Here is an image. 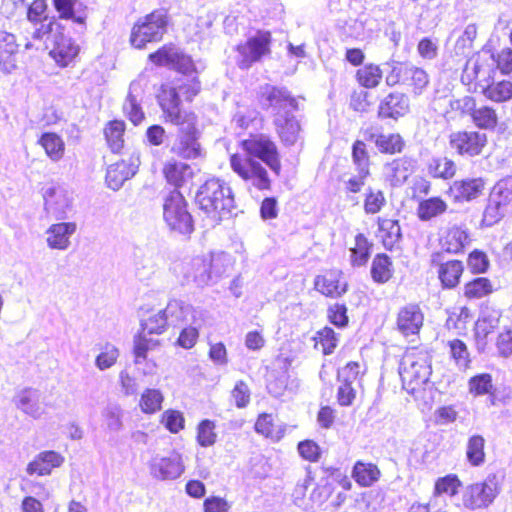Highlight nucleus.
<instances>
[{"mask_svg":"<svg viewBox=\"0 0 512 512\" xmlns=\"http://www.w3.org/2000/svg\"><path fill=\"white\" fill-rule=\"evenodd\" d=\"M239 147L243 153L236 152L229 157L231 170L257 190H270L272 180L259 160L279 176L282 172V163L276 143L263 133H251L248 138L239 142Z\"/></svg>","mask_w":512,"mask_h":512,"instance_id":"nucleus-1","label":"nucleus"},{"mask_svg":"<svg viewBox=\"0 0 512 512\" xmlns=\"http://www.w3.org/2000/svg\"><path fill=\"white\" fill-rule=\"evenodd\" d=\"M157 102L164 122L177 127V138L172 152L186 160L200 157L202 152L199 142L200 130L195 112L180 108L177 91L169 85L160 86Z\"/></svg>","mask_w":512,"mask_h":512,"instance_id":"nucleus-2","label":"nucleus"},{"mask_svg":"<svg viewBox=\"0 0 512 512\" xmlns=\"http://www.w3.org/2000/svg\"><path fill=\"white\" fill-rule=\"evenodd\" d=\"M195 203L207 218L219 222L234 209L235 197L228 183L219 178H210L199 186Z\"/></svg>","mask_w":512,"mask_h":512,"instance_id":"nucleus-3","label":"nucleus"},{"mask_svg":"<svg viewBox=\"0 0 512 512\" xmlns=\"http://www.w3.org/2000/svg\"><path fill=\"white\" fill-rule=\"evenodd\" d=\"M431 356L422 345L406 348L399 366L403 387L413 393L427 383L431 375Z\"/></svg>","mask_w":512,"mask_h":512,"instance_id":"nucleus-4","label":"nucleus"},{"mask_svg":"<svg viewBox=\"0 0 512 512\" xmlns=\"http://www.w3.org/2000/svg\"><path fill=\"white\" fill-rule=\"evenodd\" d=\"M65 26L55 17H51L46 24L38 27L32 35L33 39L42 40L44 37L52 35L54 45L50 51L51 58L59 67L65 68L74 65L79 54L80 46L71 38H65Z\"/></svg>","mask_w":512,"mask_h":512,"instance_id":"nucleus-5","label":"nucleus"},{"mask_svg":"<svg viewBox=\"0 0 512 512\" xmlns=\"http://www.w3.org/2000/svg\"><path fill=\"white\" fill-rule=\"evenodd\" d=\"M169 18L166 12L155 9L138 18L132 25L129 43L137 50L146 49L149 44L162 41L167 32Z\"/></svg>","mask_w":512,"mask_h":512,"instance_id":"nucleus-6","label":"nucleus"},{"mask_svg":"<svg viewBox=\"0 0 512 512\" xmlns=\"http://www.w3.org/2000/svg\"><path fill=\"white\" fill-rule=\"evenodd\" d=\"M273 37L270 30L258 29L254 35L234 47L236 65L247 70L272 54Z\"/></svg>","mask_w":512,"mask_h":512,"instance_id":"nucleus-7","label":"nucleus"},{"mask_svg":"<svg viewBox=\"0 0 512 512\" xmlns=\"http://www.w3.org/2000/svg\"><path fill=\"white\" fill-rule=\"evenodd\" d=\"M163 220L175 233L190 235L194 231V221L188 210V202L179 190H171L163 198Z\"/></svg>","mask_w":512,"mask_h":512,"instance_id":"nucleus-8","label":"nucleus"},{"mask_svg":"<svg viewBox=\"0 0 512 512\" xmlns=\"http://www.w3.org/2000/svg\"><path fill=\"white\" fill-rule=\"evenodd\" d=\"M390 87L404 86L412 94L420 95L429 85V75L421 67L408 61L396 62L386 77Z\"/></svg>","mask_w":512,"mask_h":512,"instance_id":"nucleus-9","label":"nucleus"},{"mask_svg":"<svg viewBox=\"0 0 512 512\" xmlns=\"http://www.w3.org/2000/svg\"><path fill=\"white\" fill-rule=\"evenodd\" d=\"M147 59L155 67H167L181 74L196 73L192 57L172 42L165 43L149 53Z\"/></svg>","mask_w":512,"mask_h":512,"instance_id":"nucleus-10","label":"nucleus"},{"mask_svg":"<svg viewBox=\"0 0 512 512\" xmlns=\"http://www.w3.org/2000/svg\"><path fill=\"white\" fill-rule=\"evenodd\" d=\"M448 143L458 156L474 158L482 155L488 145V137L478 130L461 129L449 135Z\"/></svg>","mask_w":512,"mask_h":512,"instance_id":"nucleus-11","label":"nucleus"},{"mask_svg":"<svg viewBox=\"0 0 512 512\" xmlns=\"http://www.w3.org/2000/svg\"><path fill=\"white\" fill-rule=\"evenodd\" d=\"M187 308L183 303H168L166 308L156 312L141 320L140 331L149 335H161L168 327V316L175 318L178 322L186 320Z\"/></svg>","mask_w":512,"mask_h":512,"instance_id":"nucleus-12","label":"nucleus"},{"mask_svg":"<svg viewBox=\"0 0 512 512\" xmlns=\"http://www.w3.org/2000/svg\"><path fill=\"white\" fill-rule=\"evenodd\" d=\"M498 494L497 484L493 479L468 485L462 494V504L468 510L487 508Z\"/></svg>","mask_w":512,"mask_h":512,"instance_id":"nucleus-13","label":"nucleus"},{"mask_svg":"<svg viewBox=\"0 0 512 512\" xmlns=\"http://www.w3.org/2000/svg\"><path fill=\"white\" fill-rule=\"evenodd\" d=\"M323 479L326 499L334 509L340 508L347 501L346 492L352 489L351 480L339 468L325 469Z\"/></svg>","mask_w":512,"mask_h":512,"instance_id":"nucleus-14","label":"nucleus"},{"mask_svg":"<svg viewBox=\"0 0 512 512\" xmlns=\"http://www.w3.org/2000/svg\"><path fill=\"white\" fill-rule=\"evenodd\" d=\"M441 253L435 252L431 256V266L436 268L437 279L444 290L457 288L465 273L464 262L460 259L440 261Z\"/></svg>","mask_w":512,"mask_h":512,"instance_id":"nucleus-15","label":"nucleus"},{"mask_svg":"<svg viewBox=\"0 0 512 512\" xmlns=\"http://www.w3.org/2000/svg\"><path fill=\"white\" fill-rule=\"evenodd\" d=\"M486 189L482 177H465L454 180L447 188L446 194L454 204L472 202L481 197Z\"/></svg>","mask_w":512,"mask_h":512,"instance_id":"nucleus-16","label":"nucleus"},{"mask_svg":"<svg viewBox=\"0 0 512 512\" xmlns=\"http://www.w3.org/2000/svg\"><path fill=\"white\" fill-rule=\"evenodd\" d=\"M424 321L425 314L420 304L408 303L399 308L395 328L404 337L419 336Z\"/></svg>","mask_w":512,"mask_h":512,"instance_id":"nucleus-17","label":"nucleus"},{"mask_svg":"<svg viewBox=\"0 0 512 512\" xmlns=\"http://www.w3.org/2000/svg\"><path fill=\"white\" fill-rule=\"evenodd\" d=\"M257 100L263 109H295L297 103L294 97L284 88L271 84H265L260 87L257 93Z\"/></svg>","mask_w":512,"mask_h":512,"instance_id":"nucleus-18","label":"nucleus"},{"mask_svg":"<svg viewBox=\"0 0 512 512\" xmlns=\"http://www.w3.org/2000/svg\"><path fill=\"white\" fill-rule=\"evenodd\" d=\"M22 50L14 34L0 30V68L10 73L19 67Z\"/></svg>","mask_w":512,"mask_h":512,"instance_id":"nucleus-19","label":"nucleus"},{"mask_svg":"<svg viewBox=\"0 0 512 512\" xmlns=\"http://www.w3.org/2000/svg\"><path fill=\"white\" fill-rule=\"evenodd\" d=\"M471 241L468 228L460 224H453L447 227L439 237V245L443 251L452 255L463 253Z\"/></svg>","mask_w":512,"mask_h":512,"instance_id":"nucleus-20","label":"nucleus"},{"mask_svg":"<svg viewBox=\"0 0 512 512\" xmlns=\"http://www.w3.org/2000/svg\"><path fill=\"white\" fill-rule=\"evenodd\" d=\"M185 470L182 456L172 451L168 456L154 460L150 471L154 478L159 480H174L180 477Z\"/></svg>","mask_w":512,"mask_h":512,"instance_id":"nucleus-21","label":"nucleus"},{"mask_svg":"<svg viewBox=\"0 0 512 512\" xmlns=\"http://www.w3.org/2000/svg\"><path fill=\"white\" fill-rule=\"evenodd\" d=\"M464 106L468 114L479 129L495 130L499 124V117L496 110L489 105L477 106L475 98L467 96L464 98Z\"/></svg>","mask_w":512,"mask_h":512,"instance_id":"nucleus-22","label":"nucleus"},{"mask_svg":"<svg viewBox=\"0 0 512 512\" xmlns=\"http://www.w3.org/2000/svg\"><path fill=\"white\" fill-rule=\"evenodd\" d=\"M410 109L406 94L398 91L388 93L379 103L377 115L383 119L398 120L405 116Z\"/></svg>","mask_w":512,"mask_h":512,"instance_id":"nucleus-23","label":"nucleus"},{"mask_svg":"<svg viewBox=\"0 0 512 512\" xmlns=\"http://www.w3.org/2000/svg\"><path fill=\"white\" fill-rule=\"evenodd\" d=\"M375 238L388 250L400 242L402 230L397 218L378 216L375 219Z\"/></svg>","mask_w":512,"mask_h":512,"instance_id":"nucleus-24","label":"nucleus"},{"mask_svg":"<svg viewBox=\"0 0 512 512\" xmlns=\"http://www.w3.org/2000/svg\"><path fill=\"white\" fill-rule=\"evenodd\" d=\"M137 168L138 164L131 159H121L109 165L105 176L107 186L112 190H119L127 180L136 174Z\"/></svg>","mask_w":512,"mask_h":512,"instance_id":"nucleus-25","label":"nucleus"},{"mask_svg":"<svg viewBox=\"0 0 512 512\" xmlns=\"http://www.w3.org/2000/svg\"><path fill=\"white\" fill-rule=\"evenodd\" d=\"M64 463V457L56 451L46 450L37 454L32 461L27 464L26 472L29 475L47 476L52 470L60 467Z\"/></svg>","mask_w":512,"mask_h":512,"instance_id":"nucleus-26","label":"nucleus"},{"mask_svg":"<svg viewBox=\"0 0 512 512\" xmlns=\"http://www.w3.org/2000/svg\"><path fill=\"white\" fill-rule=\"evenodd\" d=\"M162 175L173 190H179L193 177V171L189 164L170 159L163 164Z\"/></svg>","mask_w":512,"mask_h":512,"instance_id":"nucleus-27","label":"nucleus"},{"mask_svg":"<svg viewBox=\"0 0 512 512\" xmlns=\"http://www.w3.org/2000/svg\"><path fill=\"white\" fill-rule=\"evenodd\" d=\"M46 157L52 162H60L66 154V143L63 137L52 131L44 132L37 140Z\"/></svg>","mask_w":512,"mask_h":512,"instance_id":"nucleus-28","label":"nucleus"},{"mask_svg":"<svg viewBox=\"0 0 512 512\" xmlns=\"http://www.w3.org/2000/svg\"><path fill=\"white\" fill-rule=\"evenodd\" d=\"M351 476L358 486L368 488L380 480L382 472L377 464L358 460L352 467Z\"/></svg>","mask_w":512,"mask_h":512,"instance_id":"nucleus-29","label":"nucleus"},{"mask_svg":"<svg viewBox=\"0 0 512 512\" xmlns=\"http://www.w3.org/2000/svg\"><path fill=\"white\" fill-rule=\"evenodd\" d=\"M493 281L488 277H474L464 283L462 296L467 301L480 300L489 297L495 292Z\"/></svg>","mask_w":512,"mask_h":512,"instance_id":"nucleus-30","label":"nucleus"},{"mask_svg":"<svg viewBox=\"0 0 512 512\" xmlns=\"http://www.w3.org/2000/svg\"><path fill=\"white\" fill-rule=\"evenodd\" d=\"M448 208V203L441 196H431L419 201L416 215L421 221H430L445 214Z\"/></svg>","mask_w":512,"mask_h":512,"instance_id":"nucleus-31","label":"nucleus"},{"mask_svg":"<svg viewBox=\"0 0 512 512\" xmlns=\"http://www.w3.org/2000/svg\"><path fill=\"white\" fill-rule=\"evenodd\" d=\"M126 124L123 120H110L103 128V135L106 144L112 153H121L125 146Z\"/></svg>","mask_w":512,"mask_h":512,"instance_id":"nucleus-32","label":"nucleus"},{"mask_svg":"<svg viewBox=\"0 0 512 512\" xmlns=\"http://www.w3.org/2000/svg\"><path fill=\"white\" fill-rule=\"evenodd\" d=\"M389 179L392 185L405 183L415 171V161L407 156L393 159L387 164Z\"/></svg>","mask_w":512,"mask_h":512,"instance_id":"nucleus-33","label":"nucleus"},{"mask_svg":"<svg viewBox=\"0 0 512 512\" xmlns=\"http://www.w3.org/2000/svg\"><path fill=\"white\" fill-rule=\"evenodd\" d=\"M76 225L72 222L53 224L47 230V243L52 249H66L70 243L69 238L75 232Z\"/></svg>","mask_w":512,"mask_h":512,"instance_id":"nucleus-34","label":"nucleus"},{"mask_svg":"<svg viewBox=\"0 0 512 512\" xmlns=\"http://www.w3.org/2000/svg\"><path fill=\"white\" fill-rule=\"evenodd\" d=\"M383 70L379 64L370 62L362 65L355 71L354 78L357 84L365 89L377 88L383 80Z\"/></svg>","mask_w":512,"mask_h":512,"instance_id":"nucleus-35","label":"nucleus"},{"mask_svg":"<svg viewBox=\"0 0 512 512\" xmlns=\"http://www.w3.org/2000/svg\"><path fill=\"white\" fill-rule=\"evenodd\" d=\"M370 274L377 284L389 282L394 275V265L390 256L385 253H377L371 262Z\"/></svg>","mask_w":512,"mask_h":512,"instance_id":"nucleus-36","label":"nucleus"},{"mask_svg":"<svg viewBox=\"0 0 512 512\" xmlns=\"http://www.w3.org/2000/svg\"><path fill=\"white\" fill-rule=\"evenodd\" d=\"M374 143L378 151L384 155L401 154L406 147L404 137L398 132L380 133L376 136Z\"/></svg>","mask_w":512,"mask_h":512,"instance_id":"nucleus-37","label":"nucleus"},{"mask_svg":"<svg viewBox=\"0 0 512 512\" xmlns=\"http://www.w3.org/2000/svg\"><path fill=\"white\" fill-rule=\"evenodd\" d=\"M55 11L58 13V21L70 20L81 26H86L87 15L77 14L76 7L81 5L80 0H51Z\"/></svg>","mask_w":512,"mask_h":512,"instance_id":"nucleus-38","label":"nucleus"},{"mask_svg":"<svg viewBox=\"0 0 512 512\" xmlns=\"http://www.w3.org/2000/svg\"><path fill=\"white\" fill-rule=\"evenodd\" d=\"M373 243L363 234L358 233L354 245L350 248V263L353 267H363L371 256Z\"/></svg>","mask_w":512,"mask_h":512,"instance_id":"nucleus-39","label":"nucleus"},{"mask_svg":"<svg viewBox=\"0 0 512 512\" xmlns=\"http://www.w3.org/2000/svg\"><path fill=\"white\" fill-rule=\"evenodd\" d=\"M427 171L432 178L447 181L457 174V165L446 156L435 157L428 163Z\"/></svg>","mask_w":512,"mask_h":512,"instance_id":"nucleus-40","label":"nucleus"},{"mask_svg":"<svg viewBox=\"0 0 512 512\" xmlns=\"http://www.w3.org/2000/svg\"><path fill=\"white\" fill-rule=\"evenodd\" d=\"M483 96L495 103H504L512 99V81H492L482 88Z\"/></svg>","mask_w":512,"mask_h":512,"instance_id":"nucleus-41","label":"nucleus"},{"mask_svg":"<svg viewBox=\"0 0 512 512\" xmlns=\"http://www.w3.org/2000/svg\"><path fill=\"white\" fill-rule=\"evenodd\" d=\"M347 290V283L339 270H327L322 275V294L328 297H340Z\"/></svg>","mask_w":512,"mask_h":512,"instance_id":"nucleus-42","label":"nucleus"},{"mask_svg":"<svg viewBox=\"0 0 512 512\" xmlns=\"http://www.w3.org/2000/svg\"><path fill=\"white\" fill-rule=\"evenodd\" d=\"M277 134L285 145H293L299 138L300 125L293 116H281L275 120Z\"/></svg>","mask_w":512,"mask_h":512,"instance_id":"nucleus-43","label":"nucleus"},{"mask_svg":"<svg viewBox=\"0 0 512 512\" xmlns=\"http://www.w3.org/2000/svg\"><path fill=\"white\" fill-rule=\"evenodd\" d=\"M485 439L483 436L475 434L468 438L466 445V458L470 465L474 467L484 464L486 459Z\"/></svg>","mask_w":512,"mask_h":512,"instance_id":"nucleus-44","label":"nucleus"},{"mask_svg":"<svg viewBox=\"0 0 512 512\" xmlns=\"http://www.w3.org/2000/svg\"><path fill=\"white\" fill-rule=\"evenodd\" d=\"M505 206V204H502V202L491 193L482 214L481 226L491 227L499 223L504 217L503 208Z\"/></svg>","mask_w":512,"mask_h":512,"instance_id":"nucleus-45","label":"nucleus"},{"mask_svg":"<svg viewBox=\"0 0 512 512\" xmlns=\"http://www.w3.org/2000/svg\"><path fill=\"white\" fill-rule=\"evenodd\" d=\"M461 486L462 482L458 475L453 473L447 474L443 477H439L438 479H436L433 488V495L435 497H439L442 495L454 497L458 494Z\"/></svg>","mask_w":512,"mask_h":512,"instance_id":"nucleus-46","label":"nucleus"},{"mask_svg":"<svg viewBox=\"0 0 512 512\" xmlns=\"http://www.w3.org/2000/svg\"><path fill=\"white\" fill-rule=\"evenodd\" d=\"M468 391L474 397L493 395L495 392L492 375L480 373L468 380Z\"/></svg>","mask_w":512,"mask_h":512,"instance_id":"nucleus-47","label":"nucleus"},{"mask_svg":"<svg viewBox=\"0 0 512 512\" xmlns=\"http://www.w3.org/2000/svg\"><path fill=\"white\" fill-rule=\"evenodd\" d=\"M387 204L383 190L369 187L365 191L363 209L366 214L376 215L380 213Z\"/></svg>","mask_w":512,"mask_h":512,"instance_id":"nucleus-48","label":"nucleus"},{"mask_svg":"<svg viewBox=\"0 0 512 512\" xmlns=\"http://www.w3.org/2000/svg\"><path fill=\"white\" fill-rule=\"evenodd\" d=\"M164 397L160 390L145 389L139 399L140 410L144 414H154L161 410Z\"/></svg>","mask_w":512,"mask_h":512,"instance_id":"nucleus-49","label":"nucleus"},{"mask_svg":"<svg viewBox=\"0 0 512 512\" xmlns=\"http://www.w3.org/2000/svg\"><path fill=\"white\" fill-rule=\"evenodd\" d=\"M472 318V312L467 306H461L448 313L445 321V327L448 330L461 333L467 328V324Z\"/></svg>","mask_w":512,"mask_h":512,"instance_id":"nucleus-50","label":"nucleus"},{"mask_svg":"<svg viewBox=\"0 0 512 512\" xmlns=\"http://www.w3.org/2000/svg\"><path fill=\"white\" fill-rule=\"evenodd\" d=\"M148 336L150 335L140 330L134 336L133 354L136 363L145 360L148 352L160 345L159 340L149 338Z\"/></svg>","mask_w":512,"mask_h":512,"instance_id":"nucleus-51","label":"nucleus"},{"mask_svg":"<svg viewBox=\"0 0 512 512\" xmlns=\"http://www.w3.org/2000/svg\"><path fill=\"white\" fill-rule=\"evenodd\" d=\"M446 345L449 349L450 358L457 366L463 368H468L470 366V352L467 344L463 340L454 338L449 340Z\"/></svg>","mask_w":512,"mask_h":512,"instance_id":"nucleus-52","label":"nucleus"},{"mask_svg":"<svg viewBox=\"0 0 512 512\" xmlns=\"http://www.w3.org/2000/svg\"><path fill=\"white\" fill-rule=\"evenodd\" d=\"M254 429L258 434L266 438L279 439L281 436V430L278 429L272 414L269 413H261L258 415Z\"/></svg>","mask_w":512,"mask_h":512,"instance_id":"nucleus-53","label":"nucleus"},{"mask_svg":"<svg viewBox=\"0 0 512 512\" xmlns=\"http://www.w3.org/2000/svg\"><path fill=\"white\" fill-rule=\"evenodd\" d=\"M495 327L493 319L489 316H482L476 320L474 324V338L479 348H485L488 336L494 331Z\"/></svg>","mask_w":512,"mask_h":512,"instance_id":"nucleus-54","label":"nucleus"},{"mask_svg":"<svg viewBox=\"0 0 512 512\" xmlns=\"http://www.w3.org/2000/svg\"><path fill=\"white\" fill-rule=\"evenodd\" d=\"M466 262L472 275L485 274L490 268V260L487 254L480 249L472 250L468 254Z\"/></svg>","mask_w":512,"mask_h":512,"instance_id":"nucleus-55","label":"nucleus"},{"mask_svg":"<svg viewBox=\"0 0 512 512\" xmlns=\"http://www.w3.org/2000/svg\"><path fill=\"white\" fill-rule=\"evenodd\" d=\"M123 113L135 126L139 125L145 119V113L132 93H128L123 103Z\"/></svg>","mask_w":512,"mask_h":512,"instance_id":"nucleus-56","label":"nucleus"},{"mask_svg":"<svg viewBox=\"0 0 512 512\" xmlns=\"http://www.w3.org/2000/svg\"><path fill=\"white\" fill-rule=\"evenodd\" d=\"M190 75H192L190 78L185 79L177 87H174L177 91L178 98L180 99L181 94L187 102H192L201 91V82L197 76V72L191 73Z\"/></svg>","mask_w":512,"mask_h":512,"instance_id":"nucleus-57","label":"nucleus"},{"mask_svg":"<svg viewBox=\"0 0 512 512\" xmlns=\"http://www.w3.org/2000/svg\"><path fill=\"white\" fill-rule=\"evenodd\" d=\"M215 422L209 419L200 421L197 427L196 440L201 447L212 446L217 439Z\"/></svg>","mask_w":512,"mask_h":512,"instance_id":"nucleus-58","label":"nucleus"},{"mask_svg":"<svg viewBox=\"0 0 512 512\" xmlns=\"http://www.w3.org/2000/svg\"><path fill=\"white\" fill-rule=\"evenodd\" d=\"M39 397L36 391L24 389L16 396V405L25 413L35 415L38 412Z\"/></svg>","mask_w":512,"mask_h":512,"instance_id":"nucleus-59","label":"nucleus"},{"mask_svg":"<svg viewBox=\"0 0 512 512\" xmlns=\"http://www.w3.org/2000/svg\"><path fill=\"white\" fill-rule=\"evenodd\" d=\"M352 161L358 170L369 169L370 154L368 145L360 139H357L352 144L351 151Z\"/></svg>","mask_w":512,"mask_h":512,"instance_id":"nucleus-60","label":"nucleus"},{"mask_svg":"<svg viewBox=\"0 0 512 512\" xmlns=\"http://www.w3.org/2000/svg\"><path fill=\"white\" fill-rule=\"evenodd\" d=\"M160 422L164 427L173 434L184 429L185 418L182 412L175 409H168L161 415Z\"/></svg>","mask_w":512,"mask_h":512,"instance_id":"nucleus-61","label":"nucleus"},{"mask_svg":"<svg viewBox=\"0 0 512 512\" xmlns=\"http://www.w3.org/2000/svg\"><path fill=\"white\" fill-rule=\"evenodd\" d=\"M360 376V364L357 361L348 362L337 374L338 381L348 385H353V383L360 379Z\"/></svg>","mask_w":512,"mask_h":512,"instance_id":"nucleus-62","label":"nucleus"},{"mask_svg":"<svg viewBox=\"0 0 512 512\" xmlns=\"http://www.w3.org/2000/svg\"><path fill=\"white\" fill-rule=\"evenodd\" d=\"M492 194L506 206L512 202V175L499 180L492 190Z\"/></svg>","mask_w":512,"mask_h":512,"instance_id":"nucleus-63","label":"nucleus"},{"mask_svg":"<svg viewBox=\"0 0 512 512\" xmlns=\"http://www.w3.org/2000/svg\"><path fill=\"white\" fill-rule=\"evenodd\" d=\"M495 346L501 357L506 358L512 355V328L505 327L498 333Z\"/></svg>","mask_w":512,"mask_h":512,"instance_id":"nucleus-64","label":"nucleus"}]
</instances>
